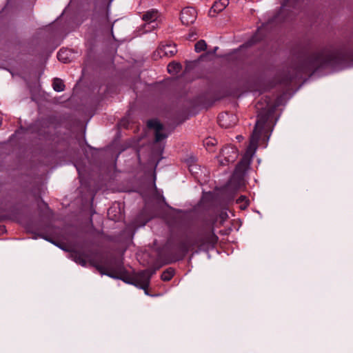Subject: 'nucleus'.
<instances>
[{
  "label": "nucleus",
  "instance_id": "obj_2",
  "mask_svg": "<svg viewBox=\"0 0 353 353\" xmlns=\"http://www.w3.org/2000/svg\"><path fill=\"white\" fill-rule=\"evenodd\" d=\"M353 62V54L343 50H334L326 47L312 53H305L300 65L296 69L294 77H290L286 84L290 83L294 79L309 72L314 73L319 69L327 67L340 69L350 66Z\"/></svg>",
  "mask_w": 353,
  "mask_h": 353
},
{
  "label": "nucleus",
  "instance_id": "obj_1",
  "mask_svg": "<svg viewBox=\"0 0 353 353\" xmlns=\"http://www.w3.org/2000/svg\"><path fill=\"white\" fill-rule=\"evenodd\" d=\"M256 108L260 110L257 120L250 139V143L246 149V152L242 159L236 165L235 170L229 181L230 185L234 189H239L245 185V176L246 172L250 168L252 158L253 157L257 147L259 140L261 135L267 137V132L265 129L268 121L274 116L276 105L270 104L269 102L265 108L261 106L260 102L256 105Z\"/></svg>",
  "mask_w": 353,
  "mask_h": 353
},
{
  "label": "nucleus",
  "instance_id": "obj_4",
  "mask_svg": "<svg viewBox=\"0 0 353 353\" xmlns=\"http://www.w3.org/2000/svg\"><path fill=\"white\" fill-rule=\"evenodd\" d=\"M90 263L95 267L101 274L133 284L143 289L145 294L149 295L148 288L150 283L151 277L155 274L156 270H144L137 273L133 278L130 279L128 277V272L122 261L118 259H110L106 260L104 264H97L94 260H90Z\"/></svg>",
  "mask_w": 353,
  "mask_h": 353
},
{
  "label": "nucleus",
  "instance_id": "obj_8",
  "mask_svg": "<svg viewBox=\"0 0 353 353\" xmlns=\"http://www.w3.org/2000/svg\"><path fill=\"white\" fill-rule=\"evenodd\" d=\"M220 154L225 163H233L238 157V151L234 145H226L222 148Z\"/></svg>",
  "mask_w": 353,
  "mask_h": 353
},
{
  "label": "nucleus",
  "instance_id": "obj_17",
  "mask_svg": "<svg viewBox=\"0 0 353 353\" xmlns=\"http://www.w3.org/2000/svg\"><path fill=\"white\" fill-rule=\"evenodd\" d=\"M236 203L240 205L239 208L241 210H245L250 204V201L245 196L241 195L236 199Z\"/></svg>",
  "mask_w": 353,
  "mask_h": 353
},
{
  "label": "nucleus",
  "instance_id": "obj_16",
  "mask_svg": "<svg viewBox=\"0 0 353 353\" xmlns=\"http://www.w3.org/2000/svg\"><path fill=\"white\" fill-rule=\"evenodd\" d=\"M57 59L63 63H68L70 61L68 52L66 50L61 49L57 53Z\"/></svg>",
  "mask_w": 353,
  "mask_h": 353
},
{
  "label": "nucleus",
  "instance_id": "obj_13",
  "mask_svg": "<svg viewBox=\"0 0 353 353\" xmlns=\"http://www.w3.org/2000/svg\"><path fill=\"white\" fill-rule=\"evenodd\" d=\"M52 87L56 92H61L63 91L65 89V85L63 81L59 78H54L53 79Z\"/></svg>",
  "mask_w": 353,
  "mask_h": 353
},
{
  "label": "nucleus",
  "instance_id": "obj_20",
  "mask_svg": "<svg viewBox=\"0 0 353 353\" xmlns=\"http://www.w3.org/2000/svg\"><path fill=\"white\" fill-rule=\"evenodd\" d=\"M293 1V0H285V2H283L282 3V6H281V10H285L288 7L290 6H291V3Z\"/></svg>",
  "mask_w": 353,
  "mask_h": 353
},
{
  "label": "nucleus",
  "instance_id": "obj_10",
  "mask_svg": "<svg viewBox=\"0 0 353 353\" xmlns=\"http://www.w3.org/2000/svg\"><path fill=\"white\" fill-rule=\"evenodd\" d=\"M228 4L229 0H218L215 1L209 10V16L211 17H215L216 14L223 11Z\"/></svg>",
  "mask_w": 353,
  "mask_h": 353
},
{
  "label": "nucleus",
  "instance_id": "obj_9",
  "mask_svg": "<svg viewBox=\"0 0 353 353\" xmlns=\"http://www.w3.org/2000/svg\"><path fill=\"white\" fill-rule=\"evenodd\" d=\"M157 52L160 57H172L177 52L176 46L174 43L161 44Z\"/></svg>",
  "mask_w": 353,
  "mask_h": 353
},
{
  "label": "nucleus",
  "instance_id": "obj_23",
  "mask_svg": "<svg viewBox=\"0 0 353 353\" xmlns=\"http://www.w3.org/2000/svg\"><path fill=\"white\" fill-rule=\"evenodd\" d=\"M217 49H218V47H216V48H214V52H215Z\"/></svg>",
  "mask_w": 353,
  "mask_h": 353
},
{
  "label": "nucleus",
  "instance_id": "obj_6",
  "mask_svg": "<svg viewBox=\"0 0 353 353\" xmlns=\"http://www.w3.org/2000/svg\"><path fill=\"white\" fill-rule=\"evenodd\" d=\"M70 257L75 263L81 265L83 267H85L87 265L88 261L89 264L93 267V265L90 263V260H94L97 264H99L95 259L91 258L88 254L81 251H72L70 253ZM94 268L95 267L94 266Z\"/></svg>",
  "mask_w": 353,
  "mask_h": 353
},
{
  "label": "nucleus",
  "instance_id": "obj_24",
  "mask_svg": "<svg viewBox=\"0 0 353 353\" xmlns=\"http://www.w3.org/2000/svg\"><path fill=\"white\" fill-rule=\"evenodd\" d=\"M240 137H241L240 136H238V137H237V139H240Z\"/></svg>",
  "mask_w": 353,
  "mask_h": 353
},
{
  "label": "nucleus",
  "instance_id": "obj_15",
  "mask_svg": "<svg viewBox=\"0 0 353 353\" xmlns=\"http://www.w3.org/2000/svg\"><path fill=\"white\" fill-rule=\"evenodd\" d=\"M168 72L170 74H174L179 72L181 69V65L179 63L172 62L168 65Z\"/></svg>",
  "mask_w": 353,
  "mask_h": 353
},
{
  "label": "nucleus",
  "instance_id": "obj_7",
  "mask_svg": "<svg viewBox=\"0 0 353 353\" xmlns=\"http://www.w3.org/2000/svg\"><path fill=\"white\" fill-rule=\"evenodd\" d=\"M237 122V117L233 114L224 112L218 116V123L221 128H229L234 126Z\"/></svg>",
  "mask_w": 353,
  "mask_h": 353
},
{
  "label": "nucleus",
  "instance_id": "obj_3",
  "mask_svg": "<svg viewBox=\"0 0 353 353\" xmlns=\"http://www.w3.org/2000/svg\"><path fill=\"white\" fill-rule=\"evenodd\" d=\"M219 241V237L215 234L214 226L210 232H205L201 235L197 241L198 250L207 251L215 247ZM196 242L192 241L190 238L185 237L179 240L174 245L171 240H168L165 245V252L163 258L166 264H170L176 261H182L187 254L194 250ZM194 252L191 254L190 259L193 256Z\"/></svg>",
  "mask_w": 353,
  "mask_h": 353
},
{
  "label": "nucleus",
  "instance_id": "obj_22",
  "mask_svg": "<svg viewBox=\"0 0 353 353\" xmlns=\"http://www.w3.org/2000/svg\"><path fill=\"white\" fill-rule=\"evenodd\" d=\"M113 208H109L108 211V215L109 216V218L110 219H112V220H116L117 218L116 217V216L114 215V216H111V213L113 211Z\"/></svg>",
  "mask_w": 353,
  "mask_h": 353
},
{
  "label": "nucleus",
  "instance_id": "obj_21",
  "mask_svg": "<svg viewBox=\"0 0 353 353\" xmlns=\"http://www.w3.org/2000/svg\"><path fill=\"white\" fill-rule=\"evenodd\" d=\"M228 217V214L226 212H221L219 215V218L221 219V223H222Z\"/></svg>",
  "mask_w": 353,
  "mask_h": 353
},
{
  "label": "nucleus",
  "instance_id": "obj_5",
  "mask_svg": "<svg viewBox=\"0 0 353 353\" xmlns=\"http://www.w3.org/2000/svg\"><path fill=\"white\" fill-rule=\"evenodd\" d=\"M197 12L194 8L186 7L181 12L180 19L181 23L185 26H189L196 21Z\"/></svg>",
  "mask_w": 353,
  "mask_h": 353
},
{
  "label": "nucleus",
  "instance_id": "obj_12",
  "mask_svg": "<svg viewBox=\"0 0 353 353\" xmlns=\"http://www.w3.org/2000/svg\"><path fill=\"white\" fill-rule=\"evenodd\" d=\"M174 275V270L172 268H168L163 272L161 276L163 281H170Z\"/></svg>",
  "mask_w": 353,
  "mask_h": 353
},
{
  "label": "nucleus",
  "instance_id": "obj_11",
  "mask_svg": "<svg viewBox=\"0 0 353 353\" xmlns=\"http://www.w3.org/2000/svg\"><path fill=\"white\" fill-rule=\"evenodd\" d=\"M159 17V13L157 9H151L143 13L142 15V19L146 22L145 28L147 25H150L151 23L155 22Z\"/></svg>",
  "mask_w": 353,
  "mask_h": 353
},
{
  "label": "nucleus",
  "instance_id": "obj_14",
  "mask_svg": "<svg viewBox=\"0 0 353 353\" xmlns=\"http://www.w3.org/2000/svg\"><path fill=\"white\" fill-rule=\"evenodd\" d=\"M148 126L149 128H152L157 132L162 130L163 128V125L157 119H151L148 121Z\"/></svg>",
  "mask_w": 353,
  "mask_h": 353
},
{
  "label": "nucleus",
  "instance_id": "obj_19",
  "mask_svg": "<svg viewBox=\"0 0 353 353\" xmlns=\"http://www.w3.org/2000/svg\"><path fill=\"white\" fill-rule=\"evenodd\" d=\"M154 136H155V142H160L161 141H162L163 139H164L167 137V135L164 133H162L161 130L155 132Z\"/></svg>",
  "mask_w": 353,
  "mask_h": 353
},
{
  "label": "nucleus",
  "instance_id": "obj_18",
  "mask_svg": "<svg viewBox=\"0 0 353 353\" xmlns=\"http://www.w3.org/2000/svg\"><path fill=\"white\" fill-rule=\"evenodd\" d=\"M206 48H207V43L203 39L199 40L194 45V50L196 52H201L202 51H204V50H205Z\"/></svg>",
  "mask_w": 353,
  "mask_h": 353
}]
</instances>
